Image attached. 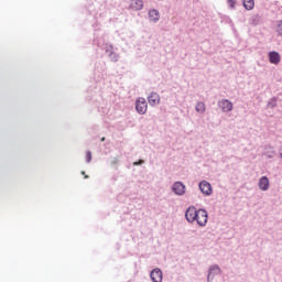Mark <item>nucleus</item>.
I'll list each match as a JSON object with an SVG mask.
<instances>
[{
  "label": "nucleus",
  "instance_id": "f257e3e1",
  "mask_svg": "<svg viewBox=\"0 0 282 282\" xmlns=\"http://www.w3.org/2000/svg\"><path fill=\"white\" fill-rule=\"evenodd\" d=\"M185 219L189 223H197L200 227L206 226L208 224V212L205 209L195 208V206H191L185 212Z\"/></svg>",
  "mask_w": 282,
  "mask_h": 282
},
{
  "label": "nucleus",
  "instance_id": "f03ea898",
  "mask_svg": "<svg viewBox=\"0 0 282 282\" xmlns=\"http://www.w3.org/2000/svg\"><path fill=\"white\" fill-rule=\"evenodd\" d=\"M147 109H149V104H147V99H144L143 97L138 98L135 101V110L138 111V113L144 116V113H147Z\"/></svg>",
  "mask_w": 282,
  "mask_h": 282
},
{
  "label": "nucleus",
  "instance_id": "7ed1b4c3",
  "mask_svg": "<svg viewBox=\"0 0 282 282\" xmlns=\"http://www.w3.org/2000/svg\"><path fill=\"white\" fill-rule=\"evenodd\" d=\"M198 187L203 195H213V186L207 181H202Z\"/></svg>",
  "mask_w": 282,
  "mask_h": 282
},
{
  "label": "nucleus",
  "instance_id": "20e7f679",
  "mask_svg": "<svg viewBox=\"0 0 282 282\" xmlns=\"http://www.w3.org/2000/svg\"><path fill=\"white\" fill-rule=\"evenodd\" d=\"M218 107L221 108V111H224L225 113H228L232 110V102L228 99H223L218 101Z\"/></svg>",
  "mask_w": 282,
  "mask_h": 282
},
{
  "label": "nucleus",
  "instance_id": "39448f33",
  "mask_svg": "<svg viewBox=\"0 0 282 282\" xmlns=\"http://www.w3.org/2000/svg\"><path fill=\"white\" fill-rule=\"evenodd\" d=\"M172 191L175 195H184L186 193V186L182 182H175Z\"/></svg>",
  "mask_w": 282,
  "mask_h": 282
},
{
  "label": "nucleus",
  "instance_id": "423d86ee",
  "mask_svg": "<svg viewBox=\"0 0 282 282\" xmlns=\"http://www.w3.org/2000/svg\"><path fill=\"white\" fill-rule=\"evenodd\" d=\"M269 63H271V65H279V63H281V54H279L276 51L270 52Z\"/></svg>",
  "mask_w": 282,
  "mask_h": 282
},
{
  "label": "nucleus",
  "instance_id": "0eeeda50",
  "mask_svg": "<svg viewBox=\"0 0 282 282\" xmlns=\"http://www.w3.org/2000/svg\"><path fill=\"white\" fill-rule=\"evenodd\" d=\"M148 102L151 107L160 105V95L158 93H151L148 97Z\"/></svg>",
  "mask_w": 282,
  "mask_h": 282
},
{
  "label": "nucleus",
  "instance_id": "6e6552de",
  "mask_svg": "<svg viewBox=\"0 0 282 282\" xmlns=\"http://www.w3.org/2000/svg\"><path fill=\"white\" fill-rule=\"evenodd\" d=\"M144 8V1L142 0H131L130 1V10L140 11Z\"/></svg>",
  "mask_w": 282,
  "mask_h": 282
},
{
  "label": "nucleus",
  "instance_id": "1a4fd4ad",
  "mask_svg": "<svg viewBox=\"0 0 282 282\" xmlns=\"http://www.w3.org/2000/svg\"><path fill=\"white\" fill-rule=\"evenodd\" d=\"M259 188L260 191H268V188H270V180L268 178V176L260 177Z\"/></svg>",
  "mask_w": 282,
  "mask_h": 282
},
{
  "label": "nucleus",
  "instance_id": "9d476101",
  "mask_svg": "<svg viewBox=\"0 0 282 282\" xmlns=\"http://www.w3.org/2000/svg\"><path fill=\"white\" fill-rule=\"evenodd\" d=\"M151 280L153 282H162V270L160 269H154L152 270V272L150 273Z\"/></svg>",
  "mask_w": 282,
  "mask_h": 282
},
{
  "label": "nucleus",
  "instance_id": "9b49d317",
  "mask_svg": "<svg viewBox=\"0 0 282 282\" xmlns=\"http://www.w3.org/2000/svg\"><path fill=\"white\" fill-rule=\"evenodd\" d=\"M215 274H221V269H219V267H217V265H213L209 269V273L207 275V281H213V279H215Z\"/></svg>",
  "mask_w": 282,
  "mask_h": 282
},
{
  "label": "nucleus",
  "instance_id": "f8f14e48",
  "mask_svg": "<svg viewBox=\"0 0 282 282\" xmlns=\"http://www.w3.org/2000/svg\"><path fill=\"white\" fill-rule=\"evenodd\" d=\"M149 19L150 21H153L154 23H158L160 21V11L152 9L149 11Z\"/></svg>",
  "mask_w": 282,
  "mask_h": 282
},
{
  "label": "nucleus",
  "instance_id": "ddd939ff",
  "mask_svg": "<svg viewBox=\"0 0 282 282\" xmlns=\"http://www.w3.org/2000/svg\"><path fill=\"white\" fill-rule=\"evenodd\" d=\"M246 10H254V0H242Z\"/></svg>",
  "mask_w": 282,
  "mask_h": 282
},
{
  "label": "nucleus",
  "instance_id": "4468645a",
  "mask_svg": "<svg viewBox=\"0 0 282 282\" xmlns=\"http://www.w3.org/2000/svg\"><path fill=\"white\" fill-rule=\"evenodd\" d=\"M196 111L198 113H204L206 111V105L204 102H197Z\"/></svg>",
  "mask_w": 282,
  "mask_h": 282
},
{
  "label": "nucleus",
  "instance_id": "2eb2a0df",
  "mask_svg": "<svg viewBox=\"0 0 282 282\" xmlns=\"http://www.w3.org/2000/svg\"><path fill=\"white\" fill-rule=\"evenodd\" d=\"M229 8L234 9L237 6V0H227Z\"/></svg>",
  "mask_w": 282,
  "mask_h": 282
},
{
  "label": "nucleus",
  "instance_id": "dca6fc26",
  "mask_svg": "<svg viewBox=\"0 0 282 282\" xmlns=\"http://www.w3.org/2000/svg\"><path fill=\"white\" fill-rule=\"evenodd\" d=\"M276 32L280 36H282V21L279 22Z\"/></svg>",
  "mask_w": 282,
  "mask_h": 282
},
{
  "label": "nucleus",
  "instance_id": "f3484780",
  "mask_svg": "<svg viewBox=\"0 0 282 282\" xmlns=\"http://www.w3.org/2000/svg\"><path fill=\"white\" fill-rule=\"evenodd\" d=\"M86 162H91V152L90 151H88L87 153H86Z\"/></svg>",
  "mask_w": 282,
  "mask_h": 282
},
{
  "label": "nucleus",
  "instance_id": "a211bd4d",
  "mask_svg": "<svg viewBox=\"0 0 282 282\" xmlns=\"http://www.w3.org/2000/svg\"><path fill=\"white\" fill-rule=\"evenodd\" d=\"M139 164H144V160H139V162H134L133 166H139Z\"/></svg>",
  "mask_w": 282,
  "mask_h": 282
},
{
  "label": "nucleus",
  "instance_id": "6ab92c4d",
  "mask_svg": "<svg viewBox=\"0 0 282 282\" xmlns=\"http://www.w3.org/2000/svg\"><path fill=\"white\" fill-rule=\"evenodd\" d=\"M101 142H105V137H104V138H101Z\"/></svg>",
  "mask_w": 282,
  "mask_h": 282
},
{
  "label": "nucleus",
  "instance_id": "aec40b11",
  "mask_svg": "<svg viewBox=\"0 0 282 282\" xmlns=\"http://www.w3.org/2000/svg\"><path fill=\"white\" fill-rule=\"evenodd\" d=\"M87 177H89L88 175L85 176V180H87Z\"/></svg>",
  "mask_w": 282,
  "mask_h": 282
},
{
  "label": "nucleus",
  "instance_id": "412c9836",
  "mask_svg": "<svg viewBox=\"0 0 282 282\" xmlns=\"http://www.w3.org/2000/svg\"><path fill=\"white\" fill-rule=\"evenodd\" d=\"M82 175H85V172H82Z\"/></svg>",
  "mask_w": 282,
  "mask_h": 282
}]
</instances>
